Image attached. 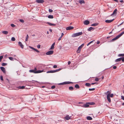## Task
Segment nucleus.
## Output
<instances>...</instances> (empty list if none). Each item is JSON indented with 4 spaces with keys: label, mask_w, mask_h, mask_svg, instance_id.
I'll use <instances>...</instances> for the list:
<instances>
[{
    "label": "nucleus",
    "mask_w": 124,
    "mask_h": 124,
    "mask_svg": "<svg viewBox=\"0 0 124 124\" xmlns=\"http://www.w3.org/2000/svg\"><path fill=\"white\" fill-rule=\"evenodd\" d=\"M45 65L44 64H39L37 68L38 69L41 70H43V72L44 71V69Z\"/></svg>",
    "instance_id": "1"
},
{
    "label": "nucleus",
    "mask_w": 124,
    "mask_h": 124,
    "mask_svg": "<svg viewBox=\"0 0 124 124\" xmlns=\"http://www.w3.org/2000/svg\"><path fill=\"white\" fill-rule=\"evenodd\" d=\"M29 72L30 73H34L36 74L41 73L42 72H43V70H38L37 71H34V70H30L29 71Z\"/></svg>",
    "instance_id": "2"
},
{
    "label": "nucleus",
    "mask_w": 124,
    "mask_h": 124,
    "mask_svg": "<svg viewBox=\"0 0 124 124\" xmlns=\"http://www.w3.org/2000/svg\"><path fill=\"white\" fill-rule=\"evenodd\" d=\"M82 34L83 33L82 32L74 33L72 34V37H76L80 36L82 35Z\"/></svg>",
    "instance_id": "3"
},
{
    "label": "nucleus",
    "mask_w": 124,
    "mask_h": 124,
    "mask_svg": "<svg viewBox=\"0 0 124 124\" xmlns=\"http://www.w3.org/2000/svg\"><path fill=\"white\" fill-rule=\"evenodd\" d=\"M61 68H59L57 69H56L55 70H51L49 71H48L46 72L47 73H53L56 72H57L60 70H61Z\"/></svg>",
    "instance_id": "4"
},
{
    "label": "nucleus",
    "mask_w": 124,
    "mask_h": 124,
    "mask_svg": "<svg viewBox=\"0 0 124 124\" xmlns=\"http://www.w3.org/2000/svg\"><path fill=\"white\" fill-rule=\"evenodd\" d=\"M73 82L70 81H65L64 82L60 83L58 84L59 85H64L68 84H73Z\"/></svg>",
    "instance_id": "5"
},
{
    "label": "nucleus",
    "mask_w": 124,
    "mask_h": 124,
    "mask_svg": "<svg viewBox=\"0 0 124 124\" xmlns=\"http://www.w3.org/2000/svg\"><path fill=\"white\" fill-rule=\"evenodd\" d=\"M122 61L123 62H124V57H122L116 59L115 61V62H117Z\"/></svg>",
    "instance_id": "6"
},
{
    "label": "nucleus",
    "mask_w": 124,
    "mask_h": 124,
    "mask_svg": "<svg viewBox=\"0 0 124 124\" xmlns=\"http://www.w3.org/2000/svg\"><path fill=\"white\" fill-rule=\"evenodd\" d=\"M84 43L82 44L81 46H80L78 48V50L77 51V53H79L81 51V49L84 45Z\"/></svg>",
    "instance_id": "7"
},
{
    "label": "nucleus",
    "mask_w": 124,
    "mask_h": 124,
    "mask_svg": "<svg viewBox=\"0 0 124 124\" xmlns=\"http://www.w3.org/2000/svg\"><path fill=\"white\" fill-rule=\"evenodd\" d=\"M54 52L53 50H50L47 52L46 54L47 55H50L53 54Z\"/></svg>",
    "instance_id": "8"
},
{
    "label": "nucleus",
    "mask_w": 124,
    "mask_h": 124,
    "mask_svg": "<svg viewBox=\"0 0 124 124\" xmlns=\"http://www.w3.org/2000/svg\"><path fill=\"white\" fill-rule=\"evenodd\" d=\"M0 68L1 70L5 74L6 73V71L5 68L3 67H0Z\"/></svg>",
    "instance_id": "9"
},
{
    "label": "nucleus",
    "mask_w": 124,
    "mask_h": 124,
    "mask_svg": "<svg viewBox=\"0 0 124 124\" xmlns=\"http://www.w3.org/2000/svg\"><path fill=\"white\" fill-rule=\"evenodd\" d=\"M117 10L116 9H115V10L114 11L112 14L110 16H112L113 15H116L117 14Z\"/></svg>",
    "instance_id": "10"
},
{
    "label": "nucleus",
    "mask_w": 124,
    "mask_h": 124,
    "mask_svg": "<svg viewBox=\"0 0 124 124\" xmlns=\"http://www.w3.org/2000/svg\"><path fill=\"white\" fill-rule=\"evenodd\" d=\"M36 2L38 3H42L44 2V0H36Z\"/></svg>",
    "instance_id": "11"
},
{
    "label": "nucleus",
    "mask_w": 124,
    "mask_h": 124,
    "mask_svg": "<svg viewBox=\"0 0 124 124\" xmlns=\"http://www.w3.org/2000/svg\"><path fill=\"white\" fill-rule=\"evenodd\" d=\"M74 28V27L72 26H69L67 27L66 28V30H71Z\"/></svg>",
    "instance_id": "12"
},
{
    "label": "nucleus",
    "mask_w": 124,
    "mask_h": 124,
    "mask_svg": "<svg viewBox=\"0 0 124 124\" xmlns=\"http://www.w3.org/2000/svg\"><path fill=\"white\" fill-rule=\"evenodd\" d=\"M90 22L88 20H86L84 21V23L85 25H87L89 24Z\"/></svg>",
    "instance_id": "13"
},
{
    "label": "nucleus",
    "mask_w": 124,
    "mask_h": 124,
    "mask_svg": "<svg viewBox=\"0 0 124 124\" xmlns=\"http://www.w3.org/2000/svg\"><path fill=\"white\" fill-rule=\"evenodd\" d=\"M114 20V19H113L111 20H105V22L106 23H110L113 21Z\"/></svg>",
    "instance_id": "14"
},
{
    "label": "nucleus",
    "mask_w": 124,
    "mask_h": 124,
    "mask_svg": "<svg viewBox=\"0 0 124 124\" xmlns=\"http://www.w3.org/2000/svg\"><path fill=\"white\" fill-rule=\"evenodd\" d=\"M71 116H70L69 115H67L65 117V119L66 120H68L70 119Z\"/></svg>",
    "instance_id": "15"
},
{
    "label": "nucleus",
    "mask_w": 124,
    "mask_h": 124,
    "mask_svg": "<svg viewBox=\"0 0 124 124\" xmlns=\"http://www.w3.org/2000/svg\"><path fill=\"white\" fill-rule=\"evenodd\" d=\"M47 23L50 26H55L56 25V24H55L51 23L49 22H47Z\"/></svg>",
    "instance_id": "16"
},
{
    "label": "nucleus",
    "mask_w": 124,
    "mask_h": 124,
    "mask_svg": "<svg viewBox=\"0 0 124 124\" xmlns=\"http://www.w3.org/2000/svg\"><path fill=\"white\" fill-rule=\"evenodd\" d=\"M18 44L22 48H23L24 47V46L23 45L22 43L20 42H18Z\"/></svg>",
    "instance_id": "17"
},
{
    "label": "nucleus",
    "mask_w": 124,
    "mask_h": 124,
    "mask_svg": "<svg viewBox=\"0 0 124 124\" xmlns=\"http://www.w3.org/2000/svg\"><path fill=\"white\" fill-rule=\"evenodd\" d=\"M95 29V28H94L92 27H90L88 29H87V30L88 31H91V30H92V31L94 30Z\"/></svg>",
    "instance_id": "18"
},
{
    "label": "nucleus",
    "mask_w": 124,
    "mask_h": 124,
    "mask_svg": "<svg viewBox=\"0 0 124 124\" xmlns=\"http://www.w3.org/2000/svg\"><path fill=\"white\" fill-rule=\"evenodd\" d=\"M55 44V42L53 43L52 45L51 48H50V50H53L54 48V46Z\"/></svg>",
    "instance_id": "19"
},
{
    "label": "nucleus",
    "mask_w": 124,
    "mask_h": 124,
    "mask_svg": "<svg viewBox=\"0 0 124 124\" xmlns=\"http://www.w3.org/2000/svg\"><path fill=\"white\" fill-rule=\"evenodd\" d=\"M107 99L109 103L111 102V99L110 98V97H109V96H108H108H107Z\"/></svg>",
    "instance_id": "20"
},
{
    "label": "nucleus",
    "mask_w": 124,
    "mask_h": 124,
    "mask_svg": "<svg viewBox=\"0 0 124 124\" xmlns=\"http://www.w3.org/2000/svg\"><path fill=\"white\" fill-rule=\"evenodd\" d=\"M25 87V86H19L17 87V88L19 89H24Z\"/></svg>",
    "instance_id": "21"
},
{
    "label": "nucleus",
    "mask_w": 124,
    "mask_h": 124,
    "mask_svg": "<svg viewBox=\"0 0 124 124\" xmlns=\"http://www.w3.org/2000/svg\"><path fill=\"white\" fill-rule=\"evenodd\" d=\"M86 119L87 120H91L92 119V118L90 116H88L86 117Z\"/></svg>",
    "instance_id": "22"
},
{
    "label": "nucleus",
    "mask_w": 124,
    "mask_h": 124,
    "mask_svg": "<svg viewBox=\"0 0 124 124\" xmlns=\"http://www.w3.org/2000/svg\"><path fill=\"white\" fill-rule=\"evenodd\" d=\"M84 108H87L89 106L88 103H87V102L85 104H84Z\"/></svg>",
    "instance_id": "23"
},
{
    "label": "nucleus",
    "mask_w": 124,
    "mask_h": 124,
    "mask_svg": "<svg viewBox=\"0 0 124 124\" xmlns=\"http://www.w3.org/2000/svg\"><path fill=\"white\" fill-rule=\"evenodd\" d=\"M79 2L81 4L85 3V1L83 0H80L79 1Z\"/></svg>",
    "instance_id": "24"
},
{
    "label": "nucleus",
    "mask_w": 124,
    "mask_h": 124,
    "mask_svg": "<svg viewBox=\"0 0 124 124\" xmlns=\"http://www.w3.org/2000/svg\"><path fill=\"white\" fill-rule=\"evenodd\" d=\"M98 23H96L93 24H92L91 25V26H97L98 25Z\"/></svg>",
    "instance_id": "25"
},
{
    "label": "nucleus",
    "mask_w": 124,
    "mask_h": 124,
    "mask_svg": "<svg viewBox=\"0 0 124 124\" xmlns=\"http://www.w3.org/2000/svg\"><path fill=\"white\" fill-rule=\"evenodd\" d=\"M69 89L71 91H72L74 89L73 87L72 86H70L69 87Z\"/></svg>",
    "instance_id": "26"
},
{
    "label": "nucleus",
    "mask_w": 124,
    "mask_h": 124,
    "mask_svg": "<svg viewBox=\"0 0 124 124\" xmlns=\"http://www.w3.org/2000/svg\"><path fill=\"white\" fill-rule=\"evenodd\" d=\"M2 32L3 34L6 35L8 33V31H3Z\"/></svg>",
    "instance_id": "27"
},
{
    "label": "nucleus",
    "mask_w": 124,
    "mask_h": 124,
    "mask_svg": "<svg viewBox=\"0 0 124 124\" xmlns=\"http://www.w3.org/2000/svg\"><path fill=\"white\" fill-rule=\"evenodd\" d=\"M75 87L77 89H78L80 88L79 85L78 84H76L75 85Z\"/></svg>",
    "instance_id": "28"
},
{
    "label": "nucleus",
    "mask_w": 124,
    "mask_h": 124,
    "mask_svg": "<svg viewBox=\"0 0 124 124\" xmlns=\"http://www.w3.org/2000/svg\"><path fill=\"white\" fill-rule=\"evenodd\" d=\"M85 85L88 87H90L91 86V84L89 83H86L85 84Z\"/></svg>",
    "instance_id": "29"
},
{
    "label": "nucleus",
    "mask_w": 124,
    "mask_h": 124,
    "mask_svg": "<svg viewBox=\"0 0 124 124\" xmlns=\"http://www.w3.org/2000/svg\"><path fill=\"white\" fill-rule=\"evenodd\" d=\"M48 18L50 19H53L54 18L53 16L50 15H49L48 16Z\"/></svg>",
    "instance_id": "30"
},
{
    "label": "nucleus",
    "mask_w": 124,
    "mask_h": 124,
    "mask_svg": "<svg viewBox=\"0 0 124 124\" xmlns=\"http://www.w3.org/2000/svg\"><path fill=\"white\" fill-rule=\"evenodd\" d=\"M118 56L119 57H122L124 56V53L119 54L118 55Z\"/></svg>",
    "instance_id": "31"
},
{
    "label": "nucleus",
    "mask_w": 124,
    "mask_h": 124,
    "mask_svg": "<svg viewBox=\"0 0 124 124\" xmlns=\"http://www.w3.org/2000/svg\"><path fill=\"white\" fill-rule=\"evenodd\" d=\"M87 103H88V104L90 105H93L95 103L93 102H87Z\"/></svg>",
    "instance_id": "32"
},
{
    "label": "nucleus",
    "mask_w": 124,
    "mask_h": 124,
    "mask_svg": "<svg viewBox=\"0 0 124 124\" xmlns=\"http://www.w3.org/2000/svg\"><path fill=\"white\" fill-rule=\"evenodd\" d=\"M117 39H116V37H115V38H114L113 39H112L110 40V42H112L113 41H114L115 40H117Z\"/></svg>",
    "instance_id": "33"
},
{
    "label": "nucleus",
    "mask_w": 124,
    "mask_h": 124,
    "mask_svg": "<svg viewBox=\"0 0 124 124\" xmlns=\"http://www.w3.org/2000/svg\"><path fill=\"white\" fill-rule=\"evenodd\" d=\"M7 64V63H2L1 65L3 66H5Z\"/></svg>",
    "instance_id": "34"
},
{
    "label": "nucleus",
    "mask_w": 124,
    "mask_h": 124,
    "mask_svg": "<svg viewBox=\"0 0 124 124\" xmlns=\"http://www.w3.org/2000/svg\"><path fill=\"white\" fill-rule=\"evenodd\" d=\"M110 93H111V92L110 91H108L107 92V96H108H108H109V95H110Z\"/></svg>",
    "instance_id": "35"
},
{
    "label": "nucleus",
    "mask_w": 124,
    "mask_h": 124,
    "mask_svg": "<svg viewBox=\"0 0 124 124\" xmlns=\"http://www.w3.org/2000/svg\"><path fill=\"white\" fill-rule=\"evenodd\" d=\"M8 58L10 59V60L12 61H14V58H13L12 57H8Z\"/></svg>",
    "instance_id": "36"
},
{
    "label": "nucleus",
    "mask_w": 124,
    "mask_h": 124,
    "mask_svg": "<svg viewBox=\"0 0 124 124\" xmlns=\"http://www.w3.org/2000/svg\"><path fill=\"white\" fill-rule=\"evenodd\" d=\"M94 40H93V41H90V42H89L88 44H87V46H89V45H90L91 43H92V42H93L94 41Z\"/></svg>",
    "instance_id": "37"
},
{
    "label": "nucleus",
    "mask_w": 124,
    "mask_h": 124,
    "mask_svg": "<svg viewBox=\"0 0 124 124\" xmlns=\"http://www.w3.org/2000/svg\"><path fill=\"white\" fill-rule=\"evenodd\" d=\"M30 82H32L33 83H35V82H37V81H35L34 80H32V81H29Z\"/></svg>",
    "instance_id": "38"
},
{
    "label": "nucleus",
    "mask_w": 124,
    "mask_h": 124,
    "mask_svg": "<svg viewBox=\"0 0 124 124\" xmlns=\"http://www.w3.org/2000/svg\"><path fill=\"white\" fill-rule=\"evenodd\" d=\"M121 36L120 35V34H119V35H117L116 36V37L117 39H118Z\"/></svg>",
    "instance_id": "39"
},
{
    "label": "nucleus",
    "mask_w": 124,
    "mask_h": 124,
    "mask_svg": "<svg viewBox=\"0 0 124 124\" xmlns=\"http://www.w3.org/2000/svg\"><path fill=\"white\" fill-rule=\"evenodd\" d=\"M121 36L120 35V34H119V35H117L116 36V37L117 39H118Z\"/></svg>",
    "instance_id": "40"
},
{
    "label": "nucleus",
    "mask_w": 124,
    "mask_h": 124,
    "mask_svg": "<svg viewBox=\"0 0 124 124\" xmlns=\"http://www.w3.org/2000/svg\"><path fill=\"white\" fill-rule=\"evenodd\" d=\"M29 38V36L28 34L27 35L25 39V41H27L28 40Z\"/></svg>",
    "instance_id": "41"
},
{
    "label": "nucleus",
    "mask_w": 124,
    "mask_h": 124,
    "mask_svg": "<svg viewBox=\"0 0 124 124\" xmlns=\"http://www.w3.org/2000/svg\"><path fill=\"white\" fill-rule=\"evenodd\" d=\"M11 40L13 41H15V39L14 37H12L11 39Z\"/></svg>",
    "instance_id": "42"
},
{
    "label": "nucleus",
    "mask_w": 124,
    "mask_h": 124,
    "mask_svg": "<svg viewBox=\"0 0 124 124\" xmlns=\"http://www.w3.org/2000/svg\"><path fill=\"white\" fill-rule=\"evenodd\" d=\"M19 21L22 23H23L24 22V20L22 19H20L19 20Z\"/></svg>",
    "instance_id": "43"
},
{
    "label": "nucleus",
    "mask_w": 124,
    "mask_h": 124,
    "mask_svg": "<svg viewBox=\"0 0 124 124\" xmlns=\"http://www.w3.org/2000/svg\"><path fill=\"white\" fill-rule=\"evenodd\" d=\"M95 90V88H89V89L90 91H94Z\"/></svg>",
    "instance_id": "44"
},
{
    "label": "nucleus",
    "mask_w": 124,
    "mask_h": 124,
    "mask_svg": "<svg viewBox=\"0 0 124 124\" xmlns=\"http://www.w3.org/2000/svg\"><path fill=\"white\" fill-rule=\"evenodd\" d=\"M109 97H111V98L113 97L114 96V94L113 93H112L109 95Z\"/></svg>",
    "instance_id": "45"
},
{
    "label": "nucleus",
    "mask_w": 124,
    "mask_h": 124,
    "mask_svg": "<svg viewBox=\"0 0 124 124\" xmlns=\"http://www.w3.org/2000/svg\"><path fill=\"white\" fill-rule=\"evenodd\" d=\"M3 56L1 55L0 56V62L1 61V59L3 58Z\"/></svg>",
    "instance_id": "46"
},
{
    "label": "nucleus",
    "mask_w": 124,
    "mask_h": 124,
    "mask_svg": "<svg viewBox=\"0 0 124 124\" xmlns=\"http://www.w3.org/2000/svg\"><path fill=\"white\" fill-rule=\"evenodd\" d=\"M99 80V79L98 78H96L95 79V81L97 82V81H98Z\"/></svg>",
    "instance_id": "47"
},
{
    "label": "nucleus",
    "mask_w": 124,
    "mask_h": 124,
    "mask_svg": "<svg viewBox=\"0 0 124 124\" xmlns=\"http://www.w3.org/2000/svg\"><path fill=\"white\" fill-rule=\"evenodd\" d=\"M0 80L1 81H3V76H0Z\"/></svg>",
    "instance_id": "48"
},
{
    "label": "nucleus",
    "mask_w": 124,
    "mask_h": 124,
    "mask_svg": "<svg viewBox=\"0 0 124 124\" xmlns=\"http://www.w3.org/2000/svg\"><path fill=\"white\" fill-rule=\"evenodd\" d=\"M29 47L30 48H31V49H32L33 50H35V48L32 47H31V46H29Z\"/></svg>",
    "instance_id": "49"
},
{
    "label": "nucleus",
    "mask_w": 124,
    "mask_h": 124,
    "mask_svg": "<svg viewBox=\"0 0 124 124\" xmlns=\"http://www.w3.org/2000/svg\"><path fill=\"white\" fill-rule=\"evenodd\" d=\"M11 26L13 27H15V25L14 24H11Z\"/></svg>",
    "instance_id": "50"
},
{
    "label": "nucleus",
    "mask_w": 124,
    "mask_h": 124,
    "mask_svg": "<svg viewBox=\"0 0 124 124\" xmlns=\"http://www.w3.org/2000/svg\"><path fill=\"white\" fill-rule=\"evenodd\" d=\"M55 87V85H53L51 87V88L52 89H54Z\"/></svg>",
    "instance_id": "51"
},
{
    "label": "nucleus",
    "mask_w": 124,
    "mask_h": 124,
    "mask_svg": "<svg viewBox=\"0 0 124 124\" xmlns=\"http://www.w3.org/2000/svg\"><path fill=\"white\" fill-rule=\"evenodd\" d=\"M121 99L124 100V96H121Z\"/></svg>",
    "instance_id": "52"
},
{
    "label": "nucleus",
    "mask_w": 124,
    "mask_h": 124,
    "mask_svg": "<svg viewBox=\"0 0 124 124\" xmlns=\"http://www.w3.org/2000/svg\"><path fill=\"white\" fill-rule=\"evenodd\" d=\"M124 34V31H123L120 34V35L121 36L123 34Z\"/></svg>",
    "instance_id": "53"
},
{
    "label": "nucleus",
    "mask_w": 124,
    "mask_h": 124,
    "mask_svg": "<svg viewBox=\"0 0 124 124\" xmlns=\"http://www.w3.org/2000/svg\"><path fill=\"white\" fill-rule=\"evenodd\" d=\"M124 34V31H123L120 34V35L121 36L123 34Z\"/></svg>",
    "instance_id": "54"
},
{
    "label": "nucleus",
    "mask_w": 124,
    "mask_h": 124,
    "mask_svg": "<svg viewBox=\"0 0 124 124\" xmlns=\"http://www.w3.org/2000/svg\"><path fill=\"white\" fill-rule=\"evenodd\" d=\"M36 52H37V53H39V51H38L37 49H36L35 48V50H34Z\"/></svg>",
    "instance_id": "55"
},
{
    "label": "nucleus",
    "mask_w": 124,
    "mask_h": 124,
    "mask_svg": "<svg viewBox=\"0 0 124 124\" xmlns=\"http://www.w3.org/2000/svg\"><path fill=\"white\" fill-rule=\"evenodd\" d=\"M49 11L50 12H52L53 11V10L52 9H49Z\"/></svg>",
    "instance_id": "56"
},
{
    "label": "nucleus",
    "mask_w": 124,
    "mask_h": 124,
    "mask_svg": "<svg viewBox=\"0 0 124 124\" xmlns=\"http://www.w3.org/2000/svg\"><path fill=\"white\" fill-rule=\"evenodd\" d=\"M118 104H119L120 105H121V104H122V102L121 101H119V102H118V103L116 104L117 105Z\"/></svg>",
    "instance_id": "57"
},
{
    "label": "nucleus",
    "mask_w": 124,
    "mask_h": 124,
    "mask_svg": "<svg viewBox=\"0 0 124 124\" xmlns=\"http://www.w3.org/2000/svg\"><path fill=\"white\" fill-rule=\"evenodd\" d=\"M37 47L39 49L40 47V45H38L37 46Z\"/></svg>",
    "instance_id": "58"
},
{
    "label": "nucleus",
    "mask_w": 124,
    "mask_h": 124,
    "mask_svg": "<svg viewBox=\"0 0 124 124\" xmlns=\"http://www.w3.org/2000/svg\"><path fill=\"white\" fill-rule=\"evenodd\" d=\"M79 106H81V107H84V104L83 103L82 104L79 105Z\"/></svg>",
    "instance_id": "59"
},
{
    "label": "nucleus",
    "mask_w": 124,
    "mask_h": 124,
    "mask_svg": "<svg viewBox=\"0 0 124 124\" xmlns=\"http://www.w3.org/2000/svg\"><path fill=\"white\" fill-rule=\"evenodd\" d=\"M57 67V66L56 65H54L53 66V67L54 68H56Z\"/></svg>",
    "instance_id": "60"
},
{
    "label": "nucleus",
    "mask_w": 124,
    "mask_h": 124,
    "mask_svg": "<svg viewBox=\"0 0 124 124\" xmlns=\"http://www.w3.org/2000/svg\"><path fill=\"white\" fill-rule=\"evenodd\" d=\"M37 69H38L36 67H34V69L33 70H34V71H37Z\"/></svg>",
    "instance_id": "61"
},
{
    "label": "nucleus",
    "mask_w": 124,
    "mask_h": 124,
    "mask_svg": "<svg viewBox=\"0 0 124 124\" xmlns=\"http://www.w3.org/2000/svg\"><path fill=\"white\" fill-rule=\"evenodd\" d=\"M86 31H84L83 33H84V34H85V35H86Z\"/></svg>",
    "instance_id": "62"
},
{
    "label": "nucleus",
    "mask_w": 124,
    "mask_h": 124,
    "mask_svg": "<svg viewBox=\"0 0 124 124\" xmlns=\"http://www.w3.org/2000/svg\"><path fill=\"white\" fill-rule=\"evenodd\" d=\"M62 37L61 36L59 38V39H58V40H61V39L62 38Z\"/></svg>",
    "instance_id": "63"
},
{
    "label": "nucleus",
    "mask_w": 124,
    "mask_h": 124,
    "mask_svg": "<svg viewBox=\"0 0 124 124\" xmlns=\"http://www.w3.org/2000/svg\"><path fill=\"white\" fill-rule=\"evenodd\" d=\"M116 68H117L116 67V66H114L113 67V69H116Z\"/></svg>",
    "instance_id": "64"
}]
</instances>
